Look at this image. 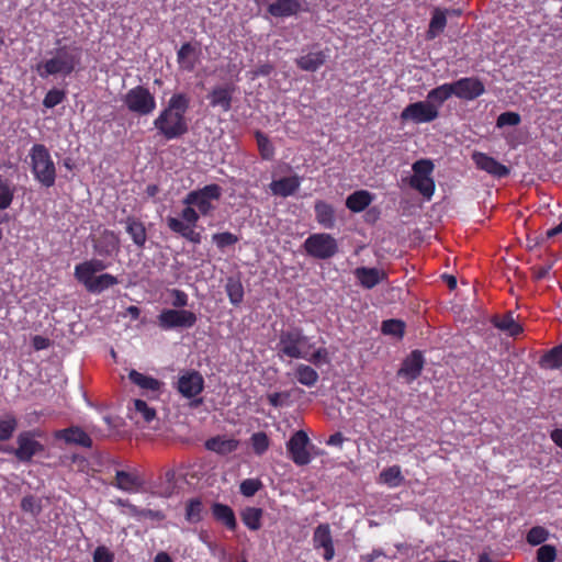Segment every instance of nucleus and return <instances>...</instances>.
Listing matches in <instances>:
<instances>
[{
	"instance_id": "obj_42",
	"label": "nucleus",
	"mask_w": 562,
	"mask_h": 562,
	"mask_svg": "<svg viewBox=\"0 0 562 562\" xmlns=\"http://www.w3.org/2000/svg\"><path fill=\"white\" fill-rule=\"evenodd\" d=\"M494 324L498 329L507 331L510 336H517L522 331L521 326L510 314L497 318Z\"/></svg>"
},
{
	"instance_id": "obj_34",
	"label": "nucleus",
	"mask_w": 562,
	"mask_h": 562,
	"mask_svg": "<svg viewBox=\"0 0 562 562\" xmlns=\"http://www.w3.org/2000/svg\"><path fill=\"white\" fill-rule=\"evenodd\" d=\"M212 514L214 518L224 524L229 530H234L237 526L235 514L233 509L224 504L214 503L212 506Z\"/></svg>"
},
{
	"instance_id": "obj_28",
	"label": "nucleus",
	"mask_w": 562,
	"mask_h": 562,
	"mask_svg": "<svg viewBox=\"0 0 562 562\" xmlns=\"http://www.w3.org/2000/svg\"><path fill=\"white\" fill-rule=\"evenodd\" d=\"M56 437L64 439L67 443H75L85 448L92 446V440L89 435L79 427L59 430Z\"/></svg>"
},
{
	"instance_id": "obj_8",
	"label": "nucleus",
	"mask_w": 562,
	"mask_h": 562,
	"mask_svg": "<svg viewBox=\"0 0 562 562\" xmlns=\"http://www.w3.org/2000/svg\"><path fill=\"white\" fill-rule=\"evenodd\" d=\"M303 248L310 257L326 260L338 254V243L334 236L327 233L310 235L303 244Z\"/></svg>"
},
{
	"instance_id": "obj_32",
	"label": "nucleus",
	"mask_w": 562,
	"mask_h": 562,
	"mask_svg": "<svg viewBox=\"0 0 562 562\" xmlns=\"http://www.w3.org/2000/svg\"><path fill=\"white\" fill-rule=\"evenodd\" d=\"M316 221L324 228L330 229L335 226V212L330 204L317 201L314 206Z\"/></svg>"
},
{
	"instance_id": "obj_49",
	"label": "nucleus",
	"mask_w": 562,
	"mask_h": 562,
	"mask_svg": "<svg viewBox=\"0 0 562 562\" xmlns=\"http://www.w3.org/2000/svg\"><path fill=\"white\" fill-rule=\"evenodd\" d=\"M212 240L220 249H224L228 246L235 245L238 241V237L229 232L217 233L212 236Z\"/></svg>"
},
{
	"instance_id": "obj_10",
	"label": "nucleus",
	"mask_w": 562,
	"mask_h": 562,
	"mask_svg": "<svg viewBox=\"0 0 562 562\" xmlns=\"http://www.w3.org/2000/svg\"><path fill=\"white\" fill-rule=\"evenodd\" d=\"M414 175L409 184L425 198L430 199L435 191V182L431 178L434 164L428 159H420L413 164Z\"/></svg>"
},
{
	"instance_id": "obj_61",
	"label": "nucleus",
	"mask_w": 562,
	"mask_h": 562,
	"mask_svg": "<svg viewBox=\"0 0 562 562\" xmlns=\"http://www.w3.org/2000/svg\"><path fill=\"white\" fill-rule=\"evenodd\" d=\"M384 555L383 551L380 550V549H374L372 550L370 553L366 554L363 557L364 560H367L368 562H372L374 561L375 559L380 558Z\"/></svg>"
},
{
	"instance_id": "obj_12",
	"label": "nucleus",
	"mask_w": 562,
	"mask_h": 562,
	"mask_svg": "<svg viewBox=\"0 0 562 562\" xmlns=\"http://www.w3.org/2000/svg\"><path fill=\"white\" fill-rule=\"evenodd\" d=\"M439 111L427 100L409 103L401 113V120L414 124L430 123L438 119Z\"/></svg>"
},
{
	"instance_id": "obj_21",
	"label": "nucleus",
	"mask_w": 562,
	"mask_h": 562,
	"mask_svg": "<svg viewBox=\"0 0 562 562\" xmlns=\"http://www.w3.org/2000/svg\"><path fill=\"white\" fill-rule=\"evenodd\" d=\"M204 386L202 375L196 372H187L178 380V391L188 398L194 397L200 394Z\"/></svg>"
},
{
	"instance_id": "obj_1",
	"label": "nucleus",
	"mask_w": 562,
	"mask_h": 562,
	"mask_svg": "<svg viewBox=\"0 0 562 562\" xmlns=\"http://www.w3.org/2000/svg\"><path fill=\"white\" fill-rule=\"evenodd\" d=\"M189 106L190 97L188 94L183 92L172 94L167 106L155 119V128L168 140L181 137L188 132L186 113Z\"/></svg>"
},
{
	"instance_id": "obj_31",
	"label": "nucleus",
	"mask_w": 562,
	"mask_h": 562,
	"mask_svg": "<svg viewBox=\"0 0 562 562\" xmlns=\"http://www.w3.org/2000/svg\"><path fill=\"white\" fill-rule=\"evenodd\" d=\"M128 378L134 384L147 392L158 393L162 386V383L159 380L145 375L136 370H131Z\"/></svg>"
},
{
	"instance_id": "obj_6",
	"label": "nucleus",
	"mask_w": 562,
	"mask_h": 562,
	"mask_svg": "<svg viewBox=\"0 0 562 562\" xmlns=\"http://www.w3.org/2000/svg\"><path fill=\"white\" fill-rule=\"evenodd\" d=\"M201 213L192 205H186L181 211L180 217L167 216L168 228L192 244H200L202 236L195 231Z\"/></svg>"
},
{
	"instance_id": "obj_33",
	"label": "nucleus",
	"mask_w": 562,
	"mask_h": 562,
	"mask_svg": "<svg viewBox=\"0 0 562 562\" xmlns=\"http://www.w3.org/2000/svg\"><path fill=\"white\" fill-rule=\"evenodd\" d=\"M373 200V195L367 190H358L351 193L346 200V206L355 212H362Z\"/></svg>"
},
{
	"instance_id": "obj_35",
	"label": "nucleus",
	"mask_w": 562,
	"mask_h": 562,
	"mask_svg": "<svg viewBox=\"0 0 562 562\" xmlns=\"http://www.w3.org/2000/svg\"><path fill=\"white\" fill-rule=\"evenodd\" d=\"M294 375L296 380L307 387L314 386L318 381V373L311 366L300 363L295 367Z\"/></svg>"
},
{
	"instance_id": "obj_19",
	"label": "nucleus",
	"mask_w": 562,
	"mask_h": 562,
	"mask_svg": "<svg viewBox=\"0 0 562 562\" xmlns=\"http://www.w3.org/2000/svg\"><path fill=\"white\" fill-rule=\"evenodd\" d=\"M472 160L479 169L497 178H504L510 172L508 167L484 153L474 151L472 154Z\"/></svg>"
},
{
	"instance_id": "obj_57",
	"label": "nucleus",
	"mask_w": 562,
	"mask_h": 562,
	"mask_svg": "<svg viewBox=\"0 0 562 562\" xmlns=\"http://www.w3.org/2000/svg\"><path fill=\"white\" fill-rule=\"evenodd\" d=\"M171 295L173 297L172 305L178 310H183L182 307L188 305V295L181 290L173 289L171 291Z\"/></svg>"
},
{
	"instance_id": "obj_64",
	"label": "nucleus",
	"mask_w": 562,
	"mask_h": 562,
	"mask_svg": "<svg viewBox=\"0 0 562 562\" xmlns=\"http://www.w3.org/2000/svg\"><path fill=\"white\" fill-rule=\"evenodd\" d=\"M154 562H173L166 552H159L154 559Z\"/></svg>"
},
{
	"instance_id": "obj_59",
	"label": "nucleus",
	"mask_w": 562,
	"mask_h": 562,
	"mask_svg": "<svg viewBox=\"0 0 562 562\" xmlns=\"http://www.w3.org/2000/svg\"><path fill=\"white\" fill-rule=\"evenodd\" d=\"M551 268H552L551 263H546V265H542L539 267H535L533 268L535 278L538 280L546 278L548 276L549 271L551 270Z\"/></svg>"
},
{
	"instance_id": "obj_23",
	"label": "nucleus",
	"mask_w": 562,
	"mask_h": 562,
	"mask_svg": "<svg viewBox=\"0 0 562 562\" xmlns=\"http://www.w3.org/2000/svg\"><path fill=\"white\" fill-rule=\"evenodd\" d=\"M114 486L127 493H136L143 488L144 480L136 472L117 470Z\"/></svg>"
},
{
	"instance_id": "obj_3",
	"label": "nucleus",
	"mask_w": 562,
	"mask_h": 562,
	"mask_svg": "<svg viewBox=\"0 0 562 562\" xmlns=\"http://www.w3.org/2000/svg\"><path fill=\"white\" fill-rule=\"evenodd\" d=\"M50 55L49 58L35 66V70L42 79L68 77L80 65L82 53L78 46H63L52 52Z\"/></svg>"
},
{
	"instance_id": "obj_27",
	"label": "nucleus",
	"mask_w": 562,
	"mask_h": 562,
	"mask_svg": "<svg viewBox=\"0 0 562 562\" xmlns=\"http://www.w3.org/2000/svg\"><path fill=\"white\" fill-rule=\"evenodd\" d=\"M301 10V0H276L268 7V12L276 18H286Z\"/></svg>"
},
{
	"instance_id": "obj_46",
	"label": "nucleus",
	"mask_w": 562,
	"mask_h": 562,
	"mask_svg": "<svg viewBox=\"0 0 562 562\" xmlns=\"http://www.w3.org/2000/svg\"><path fill=\"white\" fill-rule=\"evenodd\" d=\"M21 508L35 517L42 512L41 499L33 495L24 496L21 502Z\"/></svg>"
},
{
	"instance_id": "obj_24",
	"label": "nucleus",
	"mask_w": 562,
	"mask_h": 562,
	"mask_svg": "<svg viewBox=\"0 0 562 562\" xmlns=\"http://www.w3.org/2000/svg\"><path fill=\"white\" fill-rule=\"evenodd\" d=\"M301 186V178L299 176L284 177L279 180H273L269 188L274 195L286 198L294 194Z\"/></svg>"
},
{
	"instance_id": "obj_60",
	"label": "nucleus",
	"mask_w": 562,
	"mask_h": 562,
	"mask_svg": "<svg viewBox=\"0 0 562 562\" xmlns=\"http://www.w3.org/2000/svg\"><path fill=\"white\" fill-rule=\"evenodd\" d=\"M345 438L344 436L340 434V432H335L334 435H331L328 440L326 441V443L328 446H336V447H341L342 442H344Z\"/></svg>"
},
{
	"instance_id": "obj_55",
	"label": "nucleus",
	"mask_w": 562,
	"mask_h": 562,
	"mask_svg": "<svg viewBox=\"0 0 562 562\" xmlns=\"http://www.w3.org/2000/svg\"><path fill=\"white\" fill-rule=\"evenodd\" d=\"M260 487L261 483L259 480L247 479L240 483V493L246 497H250L254 496Z\"/></svg>"
},
{
	"instance_id": "obj_9",
	"label": "nucleus",
	"mask_w": 562,
	"mask_h": 562,
	"mask_svg": "<svg viewBox=\"0 0 562 562\" xmlns=\"http://www.w3.org/2000/svg\"><path fill=\"white\" fill-rule=\"evenodd\" d=\"M124 104L132 113L140 116L149 115L156 109L155 97L143 86L128 90L124 97Z\"/></svg>"
},
{
	"instance_id": "obj_50",
	"label": "nucleus",
	"mask_w": 562,
	"mask_h": 562,
	"mask_svg": "<svg viewBox=\"0 0 562 562\" xmlns=\"http://www.w3.org/2000/svg\"><path fill=\"white\" fill-rule=\"evenodd\" d=\"M65 97H66L65 91L54 88L46 93V95L43 100V105L47 109H52V108L58 105L59 103H61L64 101Z\"/></svg>"
},
{
	"instance_id": "obj_44",
	"label": "nucleus",
	"mask_w": 562,
	"mask_h": 562,
	"mask_svg": "<svg viewBox=\"0 0 562 562\" xmlns=\"http://www.w3.org/2000/svg\"><path fill=\"white\" fill-rule=\"evenodd\" d=\"M186 519L191 524H196L202 519V503L200 499H190L186 507Z\"/></svg>"
},
{
	"instance_id": "obj_63",
	"label": "nucleus",
	"mask_w": 562,
	"mask_h": 562,
	"mask_svg": "<svg viewBox=\"0 0 562 562\" xmlns=\"http://www.w3.org/2000/svg\"><path fill=\"white\" fill-rule=\"evenodd\" d=\"M562 233V223H560L558 226L550 228L546 232V238L554 237Z\"/></svg>"
},
{
	"instance_id": "obj_25",
	"label": "nucleus",
	"mask_w": 562,
	"mask_h": 562,
	"mask_svg": "<svg viewBox=\"0 0 562 562\" xmlns=\"http://www.w3.org/2000/svg\"><path fill=\"white\" fill-rule=\"evenodd\" d=\"M239 447V441L225 436H215L205 441V448L220 456H227Z\"/></svg>"
},
{
	"instance_id": "obj_30",
	"label": "nucleus",
	"mask_w": 562,
	"mask_h": 562,
	"mask_svg": "<svg viewBox=\"0 0 562 562\" xmlns=\"http://www.w3.org/2000/svg\"><path fill=\"white\" fill-rule=\"evenodd\" d=\"M453 92L451 82H447L428 91L426 100L431 102L437 111H440L442 104L453 95Z\"/></svg>"
},
{
	"instance_id": "obj_45",
	"label": "nucleus",
	"mask_w": 562,
	"mask_h": 562,
	"mask_svg": "<svg viewBox=\"0 0 562 562\" xmlns=\"http://www.w3.org/2000/svg\"><path fill=\"white\" fill-rule=\"evenodd\" d=\"M251 447L255 453L261 456L269 448V438L263 431L255 432L250 437Z\"/></svg>"
},
{
	"instance_id": "obj_16",
	"label": "nucleus",
	"mask_w": 562,
	"mask_h": 562,
	"mask_svg": "<svg viewBox=\"0 0 562 562\" xmlns=\"http://www.w3.org/2000/svg\"><path fill=\"white\" fill-rule=\"evenodd\" d=\"M202 55L198 43L187 42L177 52V63L181 70L192 72L200 63Z\"/></svg>"
},
{
	"instance_id": "obj_56",
	"label": "nucleus",
	"mask_w": 562,
	"mask_h": 562,
	"mask_svg": "<svg viewBox=\"0 0 562 562\" xmlns=\"http://www.w3.org/2000/svg\"><path fill=\"white\" fill-rule=\"evenodd\" d=\"M113 553L103 546L98 547L93 552V562H113Z\"/></svg>"
},
{
	"instance_id": "obj_36",
	"label": "nucleus",
	"mask_w": 562,
	"mask_h": 562,
	"mask_svg": "<svg viewBox=\"0 0 562 562\" xmlns=\"http://www.w3.org/2000/svg\"><path fill=\"white\" fill-rule=\"evenodd\" d=\"M225 291L233 305H239L243 302L244 286L238 278H228L225 284Z\"/></svg>"
},
{
	"instance_id": "obj_48",
	"label": "nucleus",
	"mask_w": 562,
	"mask_h": 562,
	"mask_svg": "<svg viewBox=\"0 0 562 562\" xmlns=\"http://www.w3.org/2000/svg\"><path fill=\"white\" fill-rule=\"evenodd\" d=\"M549 537V532L543 527H532L527 533V541L531 546L543 543Z\"/></svg>"
},
{
	"instance_id": "obj_47",
	"label": "nucleus",
	"mask_w": 562,
	"mask_h": 562,
	"mask_svg": "<svg viewBox=\"0 0 562 562\" xmlns=\"http://www.w3.org/2000/svg\"><path fill=\"white\" fill-rule=\"evenodd\" d=\"M258 148L263 159H271L274 155V149L269 138L260 132L256 133Z\"/></svg>"
},
{
	"instance_id": "obj_13",
	"label": "nucleus",
	"mask_w": 562,
	"mask_h": 562,
	"mask_svg": "<svg viewBox=\"0 0 562 562\" xmlns=\"http://www.w3.org/2000/svg\"><path fill=\"white\" fill-rule=\"evenodd\" d=\"M16 449H5L7 452H13L21 462H29L38 452L43 451L44 447L35 439V434L32 431H23L18 436Z\"/></svg>"
},
{
	"instance_id": "obj_26",
	"label": "nucleus",
	"mask_w": 562,
	"mask_h": 562,
	"mask_svg": "<svg viewBox=\"0 0 562 562\" xmlns=\"http://www.w3.org/2000/svg\"><path fill=\"white\" fill-rule=\"evenodd\" d=\"M232 97L233 89L231 87L217 86L210 92L207 99L211 106L221 108L224 112H228L232 106Z\"/></svg>"
},
{
	"instance_id": "obj_11",
	"label": "nucleus",
	"mask_w": 562,
	"mask_h": 562,
	"mask_svg": "<svg viewBox=\"0 0 562 562\" xmlns=\"http://www.w3.org/2000/svg\"><path fill=\"white\" fill-rule=\"evenodd\" d=\"M157 323L164 330L191 328L196 323V315L188 310L165 308L158 315Z\"/></svg>"
},
{
	"instance_id": "obj_5",
	"label": "nucleus",
	"mask_w": 562,
	"mask_h": 562,
	"mask_svg": "<svg viewBox=\"0 0 562 562\" xmlns=\"http://www.w3.org/2000/svg\"><path fill=\"white\" fill-rule=\"evenodd\" d=\"M31 171L36 181L46 188L54 186L56 167L49 150L43 144H35L29 153Z\"/></svg>"
},
{
	"instance_id": "obj_14",
	"label": "nucleus",
	"mask_w": 562,
	"mask_h": 562,
	"mask_svg": "<svg viewBox=\"0 0 562 562\" xmlns=\"http://www.w3.org/2000/svg\"><path fill=\"white\" fill-rule=\"evenodd\" d=\"M453 95L472 101L485 93L484 83L477 77H463L451 82Z\"/></svg>"
},
{
	"instance_id": "obj_58",
	"label": "nucleus",
	"mask_w": 562,
	"mask_h": 562,
	"mask_svg": "<svg viewBox=\"0 0 562 562\" xmlns=\"http://www.w3.org/2000/svg\"><path fill=\"white\" fill-rule=\"evenodd\" d=\"M32 345L35 350H43L49 346V339L40 335L32 338Z\"/></svg>"
},
{
	"instance_id": "obj_54",
	"label": "nucleus",
	"mask_w": 562,
	"mask_h": 562,
	"mask_svg": "<svg viewBox=\"0 0 562 562\" xmlns=\"http://www.w3.org/2000/svg\"><path fill=\"white\" fill-rule=\"evenodd\" d=\"M520 115L516 112H504L499 114L496 121L497 127L516 126L520 123Z\"/></svg>"
},
{
	"instance_id": "obj_40",
	"label": "nucleus",
	"mask_w": 562,
	"mask_h": 562,
	"mask_svg": "<svg viewBox=\"0 0 562 562\" xmlns=\"http://www.w3.org/2000/svg\"><path fill=\"white\" fill-rule=\"evenodd\" d=\"M446 24H447L446 14L440 10H436L434 12L432 18L429 23L427 37L429 40L435 38L439 33H441L443 31Z\"/></svg>"
},
{
	"instance_id": "obj_53",
	"label": "nucleus",
	"mask_w": 562,
	"mask_h": 562,
	"mask_svg": "<svg viewBox=\"0 0 562 562\" xmlns=\"http://www.w3.org/2000/svg\"><path fill=\"white\" fill-rule=\"evenodd\" d=\"M557 559V549L551 544H543L537 550L538 562H554Z\"/></svg>"
},
{
	"instance_id": "obj_41",
	"label": "nucleus",
	"mask_w": 562,
	"mask_h": 562,
	"mask_svg": "<svg viewBox=\"0 0 562 562\" xmlns=\"http://www.w3.org/2000/svg\"><path fill=\"white\" fill-rule=\"evenodd\" d=\"M18 427V419L12 414L0 418V441L9 440Z\"/></svg>"
},
{
	"instance_id": "obj_7",
	"label": "nucleus",
	"mask_w": 562,
	"mask_h": 562,
	"mask_svg": "<svg viewBox=\"0 0 562 562\" xmlns=\"http://www.w3.org/2000/svg\"><path fill=\"white\" fill-rule=\"evenodd\" d=\"M222 196V188L218 184H207L201 189L192 190L183 198L184 205L194 206L202 216L212 214L215 209V202Z\"/></svg>"
},
{
	"instance_id": "obj_22",
	"label": "nucleus",
	"mask_w": 562,
	"mask_h": 562,
	"mask_svg": "<svg viewBox=\"0 0 562 562\" xmlns=\"http://www.w3.org/2000/svg\"><path fill=\"white\" fill-rule=\"evenodd\" d=\"M353 276L356 277L359 284L367 290L373 289L386 280L387 277L382 269L368 267L356 268Z\"/></svg>"
},
{
	"instance_id": "obj_2",
	"label": "nucleus",
	"mask_w": 562,
	"mask_h": 562,
	"mask_svg": "<svg viewBox=\"0 0 562 562\" xmlns=\"http://www.w3.org/2000/svg\"><path fill=\"white\" fill-rule=\"evenodd\" d=\"M312 347L310 338L303 334L301 328L281 331L277 345L279 356L304 359L315 366L329 363L330 359L326 348L322 347L311 352Z\"/></svg>"
},
{
	"instance_id": "obj_39",
	"label": "nucleus",
	"mask_w": 562,
	"mask_h": 562,
	"mask_svg": "<svg viewBox=\"0 0 562 562\" xmlns=\"http://www.w3.org/2000/svg\"><path fill=\"white\" fill-rule=\"evenodd\" d=\"M262 510L257 507H247L241 512L243 522L251 530H258L261 526Z\"/></svg>"
},
{
	"instance_id": "obj_15",
	"label": "nucleus",
	"mask_w": 562,
	"mask_h": 562,
	"mask_svg": "<svg viewBox=\"0 0 562 562\" xmlns=\"http://www.w3.org/2000/svg\"><path fill=\"white\" fill-rule=\"evenodd\" d=\"M310 443L308 436L303 430H297L290 438L286 443L288 452L290 458L296 465L308 464L312 460L310 452L307 451V445Z\"/></svg>"
},
{
	"instance_id": "obj_18",
	"label": "nucleus",
	"mask_w": 562,
	"mask_h": 562,
	"mask_svg": "<svg viewBox=\"0 0 562 562\" xmlns=\"http://www.w3.org/2000/svg\"><path fill=\"white\" fill-rule=\"evenodd\" d=\"M316 46H313V49L302 54L295 59L296 66L304 71L314 72L317 71L327 60L328 58V49H315Z\"/></svg>"
},
{
	"instance_id": "obj_52",
	"label": "nucleus",
	"mask_w": 562,
	"mask_h": 562,
	"mask_svg": "<svg viewBox=\"0 0 562 562\" xmlns=\"http://www.w3.org/2000/svg\"><path fill=\"white\" fill-rule=\"evenodd\" d=\"M134 408L135 412L139 414L146 423L151 422L156 416L155 409L150 408L143 400H135Z\"/></svg>"
},
{
	"instance_id": "obj_43",
	"label": "nucleus",
	"mask_w": 562,
	"mask_h": 562,
	"mask_svg": "<svg viewBox=\"0 0 562 562\" xmlns=\"http://www.w3.org/2000/svg\"><path fill=\"white\" fill-rule=\"evenodd\" d=\"M14 188L8 180L0 177V211L7 210L12 204Z\"/></svg>"
},
{
	"instance_id": "obj_29",
	"label": "nucleus",
	"mask_w": 562,
	"mask_h": 562,
	"mask_svg": "<svg viewBox=\"0 0 562 562\" xmlns=\"http://www.w3.org/2000/svg\"><path fill=\"white\" fill-rule=\"evenodd\" d=\"M125 229L137 247L143 248L145 246L147 232L143 222L130 216L125 221Z\"/></svg>"
},
{
	"instance_id": "obj_37",
	"label": "nucleus",
	"mask_w": 562,
	"mask_h": 562,
	"mask_svg": "<svg viewBox=\"0 0 562 562\" xmlns=\"http://www.w3.org/2000/svg\"><path fill=\"white\" fill-rule=\"evenodd\" d=\"M539 364L543 369H559L562 367V345L557 346L546 352L540 361Z\"/></svg>"
},
{
	"instance_id": "obj_4",
	"label": "nucleus",
	"mask_w": 562,
	"mask_h": 562,
	"mask_svg": "<svg viewBox=\"0 0 562 562\" xmlns=\"http://www.w3.org/2000/svg\"><path fill=\"white\" fill-rule=\"evenodd\" d=\"M108 268L100 259H90L75 267V278L91 293H101L119 284V279L110 273L95 276Z\"/></svg>"
},
{
	"instance_id": "obj_38",
	"label": "nucleus",
	"mask_w": 562,
	"mask_h": 562,
	"mask_svg": "<svg viewBox=\"0 0 562 562\" xmlns=\"http://www.w3.org/2000/svg\"><path fill=\"white\" fill-rule=\"evenodd\" d=\"M380 480L390 487H397L402 484L404 477L402 475L401 468L398 465H393L384 469L380 473Z\"/></svg>"
},
{
	"instance_id": "obj_51",
	"label": "nucleus",
	"mask_w": 562,
	"mask_h": 562,
	"mask_svg": "<svg viewBox=\"0 0 562 562\" xmlns=\"http://www.w3.org/2000/svg\"><path fill=\"white\" fill-rule=\"evenodd\" d=\"M382 331L385 335H392L395 337H400L403 335L404 324L397 319L384 321L382 324Z\"/></svg>"
},
{
	"instance_id": "obj_20",
	"label": "nucleus",
	"mask_w": 562,
	"mask_h": 562,
	"mask_svg": "<svg viewBox=\"0 0 562 562\" xmlns=\"http://www.w3.org/2000/svg\"><path fill=\"white\" fill-rule=\"evenodd\" d=\"M423 367V355L420 351L415 350L404 360L397 375L403 378L407 383H411L420 375Z\"/></svg>"
},
{
	"instance_id": "obj_62",
	"label": "nucleus",
	"mask_w": 562,
	"mask_h": 562,
	"mask_svg": "<svg viewBox=\"0 0 562 562\" xmlns=\"http://www.w3.org/2000/svg\"><path fill=\"white\" fill-rule=\"evenodd\" d=\"M551 439L553 440V442L559 446L560 448H562V429H554L552 432H551Z\"/></svg>"
},
{
	"instance_id": "obj_17",
	"label": "nucleus",
	"mask_w": 562,
	"mask_h": 562,
	"mask_svg": "<svg viewBox=\"0 0 562 562\" xmlns=\"http://www.w3.org/2000/svg\"><path fill=\"white\" fill-rule=\"evenodd\" d=\"M313 546L314 549H323V558L326 561H330L335 555L334 541L328 524L318 525L313 533Z\"/></svg>"
}]
</instances>
